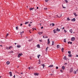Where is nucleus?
<instances>
[{
  "instance_id": "59",
  "label": "nucleus",
  "mask_w": 78,
  "mask_h": 78,
  "mask_svg": "<svg viewBox=\"0 0 78 78\" xmlns=\"http://www.w3.org/2000/svg\"><path fill=\"white\" fill-rule=\"evenodd\" d=\"M16 77L15 75H14V76H13V78H15Z\"/></svg>"
},
{
  "instance_id": "19",
  "label": "nucleus",
  "mask_w": 78,
  "mask_h": 78,
  "mask_svg": "<svg viewBox=\"0 0 78 78\" xmlns=\"http://www.w3.org/2000/svg\"><path fill=\"white\" fill-rule=\"evenodd\" d=\"M57 48H59L60 47V46L59 45H57Z\"/></svg>"
},
{
  "instance_id": "28",
  "label": "nucleus",
  "mask_w": 78,
  "mask_h": 78,
  "mask_svg": "<svg viewBox=\"0 0 78 78\" xmlns=\"http://www.w3.org/2000/svg\"><path fill=\"white\" fill-rule=\"evenodd\" d=\"M41 66H43V68H44V67H45L44 64H42L41 65Z\"/></svg>"
},
{
  "instance_id": "4",
  "label": "nucleus",
  "mask_w": 78,
  "mask_h": 78,
  "mask_svg": "<svg viewBox=\"0 0 78 78\" xmlns=\"http://www.w3.org/2000/svg\"><path fill=\"white\" fill-rule=\"evenodd\" d=\"M73 69L72 68H71L70 70H69V72H70V73H72V72H73Z\"/></svg>"
},
{
  "instance_id": "47",
  "label": "nucleus",
  "mask_w": 78,
  "mask_h": 78,
  "mask_svg": "<svg viewBox=\"0 0 78 78\" xmlns=\"http://www.w3.org/2000/svg\"><path fill=\"white\" fill-rule=\"evenodd\" d=\"M56 69H58V67L56 66Z\"/></svg>"
},
{
  "instance_id": "5",
  "label": "nucleus",
  "mask_w": 78,
  "mask_h": 78,
  "mask_svg": "<svg viewBox=\"0 0 78 78\" xmlns=\"http://www.w3.org/2000/svg\"><path fill=\"white\" fill-rule=\"evenodd\" d=\"M75 20H76L75 19V18H74L72 20H71V21L72 22H75Z\"/></svg>"
},
{
  "instance_id": "1",
  "label": "nucleus",
  "mask_w": 78,
  "mask_h": 78,
  "mask_svg": "<svg viewBox=\"0 0 78 78\" xmlns=\"http://www.w3.org/2000/svg\"><path fill=\"white\" fill-rule=\"evenodd\" d=\"M22 53H21V54H19V55H18V58H20L21 56H22Z\"/></svg>"
},
{
  "instance_id": "57",
  "label": "nucleus",
  "mask_w": 78,
  "mask_h": 78,
  "mask_svg": "<svg viewBox=\"0 0 78 78\" xmlns=\"http://www.w3.org/2000/svg\"><path fill=\"white\" fill-rule=\"evenodd\" d=\"M65 64L67 65V63H65Z\"/></svg>"
},
{
  "instance_id": "10",
  "label": "nucleus",
  "mask_w": 78,
  "mask_h": 78,
  "mask_svg": "<svg viewBox=\"0 0 78 78\" xmlns=\"http://www.w3.org/2000/svg\"><path fill=\"white\" fill-rule=\"evenodd\" d=\"M9 74H10V76H12V72H9Z\"/></svg>"
},
{
  "instance_id": "38",
  "label": "nucleus",
  "mask_w": 78,
  "mask_h": 78,
  "mask_svg": "<svg viewBox=\"0 0 78 78\" xmlns=\"http://www.w3.org/2000/svg\"><path fill=\"white\" fill-rule=\"evenodd\" d=\"M12 48V46H10V47H9V49H11V48Z\"/></svg>"
},
{
  "instance_id": "46",
  "label": "nucleus",
  "mask_w": 78,
  "mask_h": 78,
  "mask_svg": "<svg viewBox=\"0 0 78 78\" xmlns=\"http://www.w3.org/2000/svg\"><path fill=\"white\" fill-rule=\"evenodd\" d=\"M28 26H29V27H31V24H29L28 25Z\"/></svg>"
},
{
  "instance_id": "53",
  "label": "nucleus",
  "mask_w": 78,
  "mask_h": 78,
  "mask_svg": "<svg viewBox=\"0 0 78 78\" xmlns=\"http://www.w3.org/2000/svg\"><path fill=\"white\" fill-rule=\"evenodd\" d=\"M64 31L66 33V30H64Z\"/></svg>"
},
{
  "instance_id": "31",
  "label": "nucleus",
  "mask_w": 78,
  "mask_h": 78,
  "mask_svg": "<svg viewBox=\"0 0 78 78\" xmlns=\"http://www.w3.org/2000/svg\"><path fill=\"white\" fill-rule=\"evenodd\" d=\"M68 53L70 55V54H71V52L70 51H68Z\"/></svg>"
},
{
  "instance_id": "58",
  "label": "nucleus",
  "mask_w": 78,
  "mask_h": 78,
  "mask_svg": "<svg viewBox=\"0 0 78 78\" xmlns=\"http://www.w3.org/2000/svg\"><path fill=\"white\" fill-rule=\"evenodd\" d=\"M20 26H22V23L20 24Z\"/></svg>"
},
{
  "instance_id": "42",
  "label": "nucleus",
  "mask_w": 78,
  "mask_h": 78,
  "mask_svg": "<svg viewBox=\"0 0 78 78\" xmlns=\"http://www.w3.org/2000/svg\"><path fill=\"white\" fill-rule=\"evenodd\" d=\"M65 1H66V3H67V2H68L67 0H65Z\"/></svg>"
},
{
  "instance_id": "22",
  "label": "nucleus",
  "mask_w": 78,
  "mask_h": 78,
  "mask_svg": "<svg viewBox=\"0 0 78 78\" xmlns=\"http://www.w3.org/2000/svg\"><path fill=\"white\" fill-rule=\"evenodd\" d=\"M69 31L70 33H72V29H71L69 30Z\"/></svg>"
},
{
  "instance_id": "16",
  "label": "nucleus",
  "mask_w": 78,
  "mask_h": 78,
  "mask_svg": "<svg viewBox=\"0 0 78 78\" xmlns=\"http://www.w3.org/2000/svg\"><path fill=\"white\" fill-rule=\"evenodd\" d=\"M43 33V32H38V34H40V35H41V34H42Z\"/></svg>"
},
{
  "instance_id": "7",
  "label": "nucleus",
  "mask_w": 78,
  "mask_h": 78,
  "mask_svg": "<svg viewBox=\"0 0 78 78\" xmlns=\"http://www.w3.org/2000/svg\"><path fill=\"white\" fill-rule=\"evenodd\" d=\"M50 43V40L49 39H48V44H49Z\"/></svg>"
},
{
  "instance_id": "62",
  "label": "nucleus",
  "mask_w": 78,
  "mask_h": 78,
  "mask_svg": "<svg viewBox=\"0 0 78 78\" xmlns=\"http://www.w3.org/2000/svg\"><path fill=\"white\" fill-rule=\"evenodd\" d=\"M21 75H22V74H23V73H21Z\"/></svg>"
},
{
  "instance_id": "33",
  "label": "nucleus",
  "mask_w": 78,
  "mask_h": 78,
  "mask_svg": "<svg viewBox=\"0 0 78 78\" xmlns=\"http://www.w3.org/2000/svg\"><path fill=\"white\" fill-rule=\"evenodd\" d=\"M10 53H13V51H10Z\"/></svg>"
},
{
  "instance_id": "50",
  "label": "nucleus",
  "mask_w": 78,
  "mask_h": 78,
  "mask_svg": "<svg viewBox=\"0 0 78 78\" xmlns=\"http://www.w3.org/2000/svg\"><path fill=\"white\" fill-rule=\"evenodd\" d=\"M30 69H33V67H31Z\"/></svg>"
},
{
  "instance_id": "17",
  "label": "nucleus",
  "mask_w": 78,
  "mask_h": 78,
  "mask_svg": "<svg viewBox=\"0 0 78 78\" xmlns=\"http://www.w3.org/2000/svg\"><path fill=\"white\" fill-rule=\"evenodd\" d=\"M68 56H69V57H70H70H72V55L71 54L69 55Z\"/></svg>"
},
{
  "instance_id": "11",
  "label": "nucleus",
  "mask_w": 78,
  "mask_h": 78,
  "mask_svg": "<svg viewBox=\"0 0 78 78\" xmlns=\"http://www.w3.org/2000/svg\"><path fill=\"white\" fill-rule=\"evenodd\" d=\"M56 30V31H60L61 30L59 29H58V28H57Z\"/></svg>"
},
{
  "instance_id": "60",
  "label": "nucleus",
  "mask_w": 78,
  "mask_h": 78,
  "mask_svg": "<svg viewBox=\"0 0 78 78\" xmlns=\"http://www.w3.org/2000/svg\"><path fill=\"white\" fill-rule=\"evenodd\" d=\"M6 49H8V47H7L6 48Z\"/></svg>"
},
{
  "instance_id": "34",
  "label": "nucleus",
  "mask_w": 78,
  "mask_h": 78,
  "mask_svg": "<svg viewBox=\"0 0 78 78\" xmlns=\"http://www.w3.org/2000/svg\"><path fill=\"white\" fill-rule=\"evenodd\" d=\"M66 38H65L64 39V42H66Z\"/></svg>"
},
{
  "instance_id": "63",
  "label": "nucleus",
  "mask_w": 78,
  "mask_h": 78,
  "mask_svg": "<svg viewBox=\"0 0 78 78\" xmlns=\"http://www.w3.org/2000/svg\"><path fill=\"white\" fill-rule=\"evenodd\" d=\"M43 38H45L44 36H43Z\"/></svg>"
},
{
  "instance_id": "41",
  "label": "nucleus",
  "mask_w": 78,
  "mask_h": 78,
  "mask_svg": "<svg viewBox=\"0 0 78 78\" xmlns=\"http://www.w3.org/2000/svg\"><path fill=\"white\" fill-rule=\"evenodd\" d=\"M48 0H45V2H48Z\"/></svg>"
},
{
  "instance_id": "56",
  "label": "nucleus",
  "mask_w": 78,
  "mask_h": 78,
  "mask_svg": "<svg viewBox=\"0 0 78 78\" xmlns=\"http://www.w3.org/2000/svg\"><path fill=\"white\" fill-rule=\"evenodd\" d=\"M37 9H39V7H37Z\"/></svg>"
},
{
  "instance_id": "32",
  "label": "nucleus",
  "mask_w": 78,
  "mask_h": 78,
  "mask_svg": "<svg viewBox=\"0 0 78 78\" xmlns=\"http://www.w3.org/2000/svg\"><path fill=\"white\" fill-rule=\"evenodd\" d=\"M48 47H47L46 48V51H47V50H48Z\"/></svg>"
},
{
  "instance_id": "2",
  "label": "nucleus",
  "mask_w": 78,
  "mask_h": 78,
  "mask_svg": "<svg viewBox=\"0 0 78 78\" xmlns=\"http://www.w3.org/2000/svg\"><path fill=\"white\" fill-rule=\"evenodd\" d=\"M62 16V15L59 14L58 15H57L56 16L58 17H59V18H60V17H61V16Z\"/></svg>"
},
{
  "instance_id": "61",
  "label": "nucleus",
  "mask_w": 78,
  "mask_h": 78,
  "mask_svg": "<svg viewBox=\"0 0 78 78\" xmlns=\"http://www.w3.org/2000/svg\"><path fill=\"white\" fill-rule=\"evenodd\" d=\"M62 29H63V30H64V27H63L62 28Z\"/></svg>"
},
{
  "instance_id": "12",
  "label": "nucleus",
  "mask_w": 78,
  "mask_h": 78,
  "mask_svg": "<svg viewBox=\"0 0 78 78\" xmlns=\"http://www.w3.org/2000/svg\"><path fill=\"white\" fill-rule=\"evenodd\" d=\"M62 69H63V70H65V66H63L62 67Z\"/></svg>"
},
{
  "instance_id": "24",
  "label": "nucleus",
  "mask_w": 78,
  "mask_h": 78,
  "mask_svg": "<svg viewBox=\"0 0 78 78\" xmlns=\"http://www.w3.org/2000/svg\"><path fill=\"white\" fill-rule=\"evenodd\" d=\"M29 22H26L25 23V25H27V24H28V23H29Z\"/></svg>"
},
{
  "instance_id": "21",
  "label": "nucleus",
  "mask_w": 78,
  "mask_h": 78,
  "mask_svg": "<svg viewBox=\"0 0 78 78\" xmlns=\"http://www.w3.org/2000/svg\"><path fill=\"white\" fill-rule=\"evenodd\" d=\"M53 31H54V33H56V30H54Z\"/></svg>"
},
{
  "instance_id": "9",
  "label": "nucleus",
  "mask_w": 78,
  "mask_h": 78,
  "mask_svg": "<svg viewBox=\"0 0 78 78\" xmlns=\"http://www.w3.org/2000/svg\"><path fill=\"white\" fill-rule=\"evenodd\" d=\"M55 25V24L54 23H52L51 24H50V26H52V27H53Z\"/></svg>"
},
{
  "instance_id": "39",
  "label": "nucleus",
  "mask_w": 78,
  "mask_h": 78,
  "mask_svg": "<svg viewBox=\"0 0 78 78\" xmlns=\"http://www.w3.org/2000/svg\"><path fill=\"white\" fill-rule=\"evenodd\" d=\"M24 33V31H23L22 32H20V34H22V33Z\"/></svg>"
},
{
  "instance_id": "55",
  "label": "nucleus",
  "mask_w": 78,
  "mask_h": 78,
  "mask_svg": "<svg viewBox=\"0 0 78 78\" xmlns=\"http://www.w3.org/2000/svg\"><path fill=\"white\" fill-rule=\"evenodd\" d=\"M28 69H29V70H30V67H29Z\"/></svg>"
},
{
  "instance_id": "36",
  "label": "nucleus",
  "mask_w": 78,
  "mask_h": 78,
  "mask_svg": "<svg viewBox=\"0 0 78 78\" xmlns=\"http://www.w3.org/2000/svg\"><path fill=\"white\" fill-rule=\"evenodd\" d=\"M64 71L63 70H60V72L61 73H62V72H63Z\"/></svg>"
},
{
  "instance_id": "48",
  "label": "nucleus",
  "mask_w": 78,
  "mask_h": 78,
  "mask_svg": "<svg viewBox=\"0 0 78 78\" xmlns=\"http://www.w3.org/2000/svg\"><path fill=\"white\" fill-rule=\"evenodd\" d=\"M9 35V34L8 33H7L6 34V36H8Z\"/></svg>"
},
{
  "instance_id": "40",
  "label": "nucleus",
  "mask_w": 78,
  "mask_h": 78,
  "mask_svg": "<svg viewBox=\"0 0 78 78\" xmlns=\"http://www.w3.org/2000/svg\"><path fill=\"white\" fill-rule=\"evenodd\" d=\"M74 73H75V74H76V71H73Z\"/></svg>"
},
{
  "instance_id": "29",
  "label": "nucleus",
  "mask_w": 78,
  "mask_h": 78,
  "mask_svg": "<svg viewBox=\"0 0 78 78\" xmlns=\"http://www.w3.org/2000/svg\"><path fill=\"white\" fill-rule=\"evenodd\" d=\"M70 18H69L68 17L67 18V20H68V21H69V20H70Z\"/></svg>"
},
{
  "instance_id": "18",
  "label": "nucleus",
  "mask_w": 78,
  "mask_h": 78,
  "mask_svg": "<svg viewBox=\"0 0 78 78\" xmlns=\"http://www.w3.org/2000/svg\"><path fill=\"white\" fill-rule=\"evenodd\" d=\"M6 63H7V65H9V63H10L9 61L7 62Z\"/></svg>"
},
{
  "instance_id": "54",
  "label": "nucleus",
  "mask_w": 78,
  "mask_h": 78,
  "mask_svg": "<svg viewBox=\"0 0 78 78\" xmlns=\"http://www.w3.org/2000/svg\"><path fill=\"white\" fill-rule=\"evenodd\" d=\"M43 27H41V29H43Z\"/></svg>"
},
{
  "instance_id": "51",
  "label": "nucleus",
  "mask_w": 78,
  "mask_h": 78,
  "mask_svg": "<svg viewBox=\"0 0 78 78\" xmlns=\"http://www.w3.org/2000/svg\"><path fill=\"white\" fill-rule=\"evenodd\" d=\"M50 75H51V76H52V75H53V74H50Z\"/></svg>"
},
{
  "instance_id": "15",
  "label": "nucleus",
  "mask_w": 78,
  "mask_h": 78,
  "mask_svg": "<svg viewBox=\"0 0 78 78\" xmlns=\"http://www.w3.org/2000/svg\"><path fill=\"white\" fill-rule=\"evenodd\" d=\"M63 59H65V60H67V58H66V56H65L63 58Z\"/></svg>"
},
{
  "instance_id": "44",
  "label": "nucleus",
  "mask_w": 78,
  "mask_h": 78,
  "mask_svg": "<svg viewBox=\"0 0 78 78\" xmlns=\"http://www.w3.org/2000/svg\"><path fill=\"white\" fill-rule=\"evenodd\" d=\"M44 9L45 10H47V8H44Z\"/></svg>"
},
{
  "instance_id": "49",
  "label": "nucleus",
  "mask_w": 78,
  "mask_h": 78,
  "mask_svg": "<svg viewBox=\"0 0 78 78\" xmlns=\"http://www.w3.org/2000/svg\"><path fill=\"white\" fill-rule=\"evenodd\" d=\"M75 57H78V55H76Z\"/></svg>"
},
{
  "instance_id": "20",
  "label": "nucleus",
  "mask_w": 78,
  "mask_h": 78,
  "mask_svg": "<svg viewBox=\"0 0 78 78\" xmlns=\"http://www.w3.org/2000/svg\"><path fill=\"white\" fill-rule=\"evenodd\" d=\"M37 47L38 48H40V45H39V44H38L37 45Z\"/></svg>"
},
{
  "instance_id": "23",
  "label": "nucleus",
  "mask_w": 78,
  "mask_h": 78,
  "mask_svg": "<svg viewBox=\"0 0 78 78\" xmlns=\"http://www.w3.org/2000/svg\"><path fill=\"white\" fill-rule=\"evenodd\" d=\"M70 44H72V42H70V41H69V42H68V44H70Z\"/></svg>"
},
{
  "instance_id": "43",
  "label": "nucleus",
  "mask_w": 78,
  "mask_h": 78,
  "mask_svg": "<svg viewBox=\"0 0 78 78\" xmlns=\"http://www.w3.org/2000/svg\"><path fill=\"white\" fill-rule=\"evenodd\" d=\"M32 41V40L31 39H30L29 40V42H31Z\"/></svg>"
},
{
  "instance_id": "30",
  "label": "nucleus",
  "mask_w": 78,
  "mask_h": 78,
  "mask_svg": "<svg viewBox=\"0 0 78 78\" xmlns=\"http://www.w3.org/2000/svg\"><path fill=\"white\" fill-rule=\"evenodd\" d=\"M39 41L40 42H42V40H39Z\"/></svg>"
},
{
  "instance_id": "14",
  "label": "nucleus",
  "mask_w": 78,
  "mask_h": 78,
  "mask_svg": "<svg viewBox=\"0 0 78 78\" xmlns=\"http://www.w3.org/2000/svg\"><path fill=\"white\" fill-rule=\"evenodd\" d=\"M53 67V65H51L48 66V67Z\"/></svg>"
},
{
  "instance_id": "52",
  "label": "nucleus",
  "mask_w": 78,
  "mask_h": 78,
  "mask_svg": "<svg viewBox=\"0 0 78 78\" xmlns=\"http://www.w3.org/2000/svg\"><path fill=\"white\" fill-rule=\"evenodd\" d=\"M45 38H48V36H46L45 37Z\"/></svg>"
},
{
  "instance_id": "25",
  "label": "nucleus",
  "mask_w": 78,
  "mask_h": 78,
  "mask_svg": "<svg viewBox=\"0 0 78 78\" xmlns=\"http://www.w3.org/2000/svg\"><path fill=\"white\" fill-rule=\"evenodd\" d=\"M73 14H74V15L75 16H77V15H76V13L75 12H74Z\"/></svg>"
},
{
  "instance_id": "6",
  "label": "nucleus",
  "mask_w": 78,
  "mask_h": 78,
  "mask_svg": "<svg viewBox=\"0 0 78 78\" xmlns=\"http://www.w3.org/2000/svg\"><path fill=\"white\" fill-rule=\"evenodd\" d=\"M17 48H20L21 47V45H17Z\"/></svg>"
},
{
  "instance_id": "35",
  "label": "nucleus",
  "mask_w": 78,
  "mask_h": 78,
  "mask_svg": "<svg viewBox=\"0 0 78 78\" xmlns=\"http://www.w3.org/2000/svg\"><path fill=\"white\" fill-rule=\"evenodd\" d=\"M52 45H54V41H52Z\"/></svg>"
},
{
  "instance_id": "8",
  "label": "nucleus",
  "mask_w": 78,
  "mask_h": 78,
  "mask_svg": "<svg viewBox=\"0 0 78 78\" xmlns=\"http://www.w3.org/2000/svg\"><path fill=\"white\" fill-rule=\"evenodd\" d=\"M39 73H34V75H35V76H38V75H39Z\"/></svg>"
},
{
  "instance_id": "13",
  "label": "nucleus",
  "mask_w": 78,
  "mask_h": 78,
  "mask_svg": "<svg viewBox=\"0 0 78 78\" xmlns=\"http://www.w3.org/2000/svg\"><path fill=\"white\" fill-rule=\"evenodd\" d=\"M34 8H30V9H30V11H31V10H32V11H33V9H34Z\"/></svg>"
},
{
  "instance_id": "37",
  "label": "nucleus",
  "mask_w": 78,
  "mask_h": 78,
  "mask_svg": "<svg viewBox=\"0 0 78 78\" xmlns=\"http://www.w3.org/2000/svg\"><path fill=\"white\" fill-rule=\"evenodd\" d=\"M39 56H41V55H37L38 58H39Z\"/></svg>"
},
{
  "instance_id": "64",
  "label": "nucleus",
  "mask_w": 78,
  "mask_h": 78,
  "mask_svg": "<svg viewBox=\"0 0 78 78\" xmlns=\"http://www.w3.org/2000/svg\"><path fill=\"white\" fill-rule=\"evenodd\" d=\"M77 71H78V69H77V70H76V72H77Z\"/></svg>"
},
{
  "instance_id": "26",
  "label": "nucleus",
  "mask_w": 78,
  "mask_h": 78,
  "mask_svg": "<svg viewBox=\"0 0 78 78\" xmlns=\"http://www.w3.org/2000/svg\"><path fill=\"white\" fill-rule=\"evenodd\" d=\"M62 52H64V48H62Z\"/></svg>"
},
{
  "instance_id": "3",
  "label": "nucleus",
  "mask_w": 78,
  "mask_h": 78,
  "mask_svg": "<svg viewBox=\"0 0 78 78\" xmlns=\"http://www.w3.org/2000/svg\"><path fill=\"white\" fill-rule=\"evenodd\" d=\"M71 40L72 41H74L75 40V37H72L71 39Z\"/></svg>"
},
{
  "instance_id": "45",
  "label": "nucleus",
  "mask_w": 78,
  "mask_h": 78,
  "mask_svg": "<svg viewBox=\"0 0 78 78\" xmlns=\"http://www.w3.org/2000/svg\"><path fill=\"white\" fill-rule=\"evenodd\" d=\"M62 6L63 8L65 9V8H66V7H64V6H63V5H62Z\"/></svg>"
},
{
  "instance_id": "27",
  "label": "nucleus",
  "mask_w": 78,
  "mask_h": 78,
  "mask_svg": "<svg viewBox=\"0 0 78 78\" xmlns=\"http://www.w3.org/2000/svg\"><path fill=\"white\" fill-rule=\"evenodd\" d=\"M16 30H18V29H19V27L17 26L16 27Z\"/></svg>"
}]
</instances>
